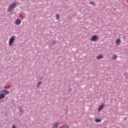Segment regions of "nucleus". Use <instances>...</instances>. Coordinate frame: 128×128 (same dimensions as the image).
Instances as JSON below:
<instances>
[{"label": "nucleus", "mask_w": 128, "mask_h": 128, "mask_svg": "<svg viewBox=\"0 0 128 128\" xmlns=\"http://www.w3.org/2000/svg\"><path fill=\"white\" fill-rule=\"evenodd\" d=\"M16 6V3H13L12 4L10 5L9 6L8 12H10L12 8H14Z\"/></svg>", "instance_id": "nucleus-1"}, {"label": "nucleus", "mask_w": 128, "mask_h": 128, "mask_svg": "<svg viewBox=\"0 0 128 128\" xmlns=\"http://www.w3.org/2000/svg\"><path fill=\"white\" fill-rule=\"evenodd\" d=\"M14 42V37H12L10 40V42H9L10 46H12Z\"/></svg>", "instance_id": "nucleus-2"}, {"label": "nucleus", "mask_w": 128, "mask_h": 128, "mask_svg": "<svg viewBox=\"0 0 128 128\" xmlns=\"http://www.w3.org/2000/svg\"><path fill=\"white\" fill-rule=\"evenodd\" d=\"M98 40V36H93V38H92L91 39V40L92 42H96V40Z\"/></svg>", "instance_id": "nucleus-3"}, {"label": "nucleus", "mask_w": 128, "mask_h": 128, "mask_svg": "<svg viewBox=\"0 0 128 128\" xmlns=\"http://www.w3.org/2000/svg\"><path fill=\"white\" fill-rule=\"evenodd\" d=\"M20 24H22V21L20 20H17L16 21V26H20Z\"/></svg>", "instance_id": "nucleus-4"}, {"label": "nucleus", "mask_w": 128, "mask_h": 128, "mask_svg": "<svg viewBox=\"0 0 128 128\" xmlns=\"http://www.w3.org/2000/svg\"><path fill=\"white\" fill-rule=\"evenodd\" d=\"M2 92L3 94H4L5 96H6V94H9L8 92L6 90H2Z\"/></svg>", "instance_id": "nucleus-5"}, {"label": "nucleus", "mask_w": 128, "mask_h": 128, "mask_svg": "<svg viewBox=\"0 0 128 128\" xmlns=\"http://www.w3.org/2000/svg\"><path fill=\"white\" fill-rule=\"evenodd\" d=\"M6 96L4 94H2L0 96V100H2V98H4Z\"/></svg>", "instance_id": "nucleus-6"}, {"label": "nucleus", "mask_w": 128, "mask_h": 128, "mask_svg": "<svg viewBox=\"0 0 128 128\" xmlns=\"http://www.w3.org/2000/svg\"><path fill=\"white\" fill-rule=\"evenodd\" d=\"M116 44H120V39H118L116 42Z\"/></svg>", "instance_id": "nucleus-7"}, {"label": "nucleus", "mask_w": 128, "mask_h": 128, "mask_svg": "<svg viewBox=\"0 0 128 128\" xmlns=\"http://www.w3.org/2000/svg\"><path fill=\"white\" fill-rule=\"evenodd\" d=\"M104 105H102L99 107V110H98L99 112H100V110H102L104 108Z\"/></svg>", "instance_id": "nucleus-8"}, {"label": "nucleus", "mask_w": 128, "mask_h": 128, "mask_svg": "<svg viewBox=\"0 0 128 128\" xmlns=\"http://www.w3.org/2000/svg\"><path fill=\"white\" fill-rule=\"evenodd\" d=\"M100 58H102V55H100L97 57L98 60H100Z\"/></svg>", "instance_id": "nucleus-9"}, {"label": "nucleus", "mask_w": 128, "mask_h": 128, "mask_svg": "<svg viewBox=\"0 0 128 128\" xmlns=\"http://www.w3.org/2000/svg\"><path fill=\"white\" fill-rule=\"evenodd\" d=\"M58 123H56L55 124V125L54 126V128H58Z\"/></svg>", "instance_id": "nucleus-10"}, {"label": "nucleus", "mask_w": 128, "mask_h": 128, "mask_svg": "<svg viewBox=\"0 0 128 128\" xmlns=\"http://www.w3.org/2000/svg\"><path fill=\"white\" fill-rule=\"evenodd\" d=\"M96 122H102V120L96 119Z\"/></svg>", "instance_id": "nucleus-11"}, {"label": "nucleus", "mask_w": 128, "mask_h": 128, "mask_svg": "<svg viewBox=\"0 0 128 128\" xmlns=\"http://www.w3.org/2000/svg\"><path fill=\"white\" fill-rule=\"evenodd\" d=\"M56 18H57V20H59L60 19V16H58V14L56 15Z\"/></svg>", "instance_id": "nucleus-12"}, {"label": "nucleus", "mask_w": 128, "mask_h": 128, "mask_svg": "<svg viewBox=\"0 0 128 128\" xmlns=\"http://www.w3.org/2000/svg\"><path fill=\"white\" fill-rule=\"evenodd\" d=\"M116 58H118V56H114L113 57L114 60H116Z\"/></svg>", "instance_id": "nucleus-13"}, {"label": "nucleus", "mask_w": 128, "mask_h": 128, "mask_svg": "<svg viewBox=\"0 0 128 128\" xmlns=\"http://www.w3.org/2000/svg\"><path fill=\"white\" fill-rule=\"evenodd\" d=\"M40 84H42V82H39L37 87L38 88L40 86Z\"/></svg>", "instance_id": "nucleus-14"}, {"label": "nucleus", "mask_w": 128, "mask_h": 128, "mask_svg": "<svg viewBox=\"0 0 128 128\" xmlns=\"http://www.w3.org/2000/svg\"><path fill=\"white\" fill-rule=\"evenodd\" d=\"M64 128H68V126L66 125H65L64 126Z\"/></svg>", "instance_id": "nucleus-15"}, {"label": "nucleus", "mask_w": 128, "mask_h": 128, "mask_svg": "<svg viewBox=\"0 0 128 128\" xmlns=\"http://www.w3.org/2000/svg\"><path fill=\"white\" fill-rule=\"evenodd\" d=\"M90 4H94V2H91Z\"/></svg>", "instance_id": "nucleus-16"}]
</instances>
